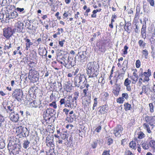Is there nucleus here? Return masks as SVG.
Here are the masks:
<instances>
[{
  "instance_id": "nucleus-1",
  "label": "nucleus",
  "mask_w": 155,
  "mask_h": 155,
  "mask_svg": "<svg viewBox=\"0 0 155 155\" xmlns=\"http://www.w3.org/2000/svg\"><path fill=\"white\" fill-rule=\"evenodd\" d=\"M87 73L89 78L96 77L98 74L97 66L94 64V62L88 63L87 67Z\"/></svg>"
},
{
  "instance_id": "nucleus-2",
  "label": "nucleus",
  "mask_w": 155,
  "mask_h": 155,
  "mask_svg": "<svg viewBox=\"0 0 155 155\" xmlns=\"http://www.w3.org/2000/svg\"><path fill=\"white\" fill-rule=\"evenodd\" d=\"M16 142L15 141L11 140L9 141L8 146L10 153L15 155L19 153L21 147L20 145L17 144Z\"/></svg>"
},
{
  "instance_id": "nucleus-3",
  "label": "nucleus",
  "mask_w": 155,
  "mask_h": 155,
  "mask_svg": "<svg viewBox=\"0 0 155 155\" xmlns=\"http://www.w3.org/2000/svg\"><path fill=\"white\" fill-rule=\"evenodd\" d=\"M77 97H76L72 98L71 96H69L67 97V104L65 107L71 108H75L77 105Z\"/></svg>"
},
{
  "instance_id": "nucleus-4",
  "label": "nucleus",
  "mask_w": 155,
  "mask_h": 155,
  "mask_svg": "<svg viewBox=\"0 0 155 155\" xmlns=\"http://www.w3.org/2000/svg\"><path fill=\"white\" fill-rule=\"evenodd\" d=\"M23 95V92L21 89H16L13 91L12 94L13 97L16 99L18 101L21 100Z\"/></svg>"
},
{
  "instance_id": "nucleus-5",
  "label": "nucleus",
  "mask_w": 155,
  "mask_h": 155,
  "mask_svg": "<svg viewBox=\"0 0 155 155\" xmlns=\"http://www.w3.org/2000/svg\"><path fill=\"white\" fill-rule=\"evenodd\" d=\"M87 81L85 77L83 75H80L78 80H75L74 84L76 86L79 87L82 84L84 85L86 84Z\"/></svg>"
},
{
  "instance_id": "nucleus-6",
  "label": "nucleus",
  "mask_w": 155,
  "mask_h": 155,
  "mask_svg": "<svg viewBox=\"0 0 155 155\" xmlns=\"http://www.w3.org/2000/svg\"><path fill=\"white\" fill-rule=\"evenodd\" d=\"M13 35L12 30L9 28H5L3 29V36L7 39H9Z\"/></svg>"
},
{
  "instance_id": "nucleus-7",
  "label": "nucleus",
  "mask_w": 155,
  "mask_h": 155,
  "mask_svg": "<svg viewBox=\"0 0 155 155\" xmlns=\"http://www.w3.org/2000/svg\"><path fill=\"white\" fill-rule=\"evenodd\" d=\"M145 120L146 121V124L150 125L151 126H153L152 129L153 128V125L154 123V122L155 121V116H146L145 118Z\"/></svg>"
},
{
  "instance_id": "nucleus-8",
  "label": "nucleus",
  "mask_w": 155,
  "mask_h": 155,
  "mask_svg": "<svg viewBox=\"0 0 155 155\" xmlns=\"http://www.w3.org/2000/svg\"><path fill=\"white\" fill-rule=\"evenodd\" d=\"M123 130V128L121 126L118 125L114 128V134L116 137H120Z\"/></svg>"
},
{
  "instance_id": "nucleus-9",
  "label": "nucleus",
  "mask_w": 155,
  "mask_h": 155,
  "mask_svg": "<svg viewBox=\"0 0 155 155\" xmlns=\"http://www.w3.org/2000/svg\"><path fill=\"white\" fill-rule=\"evenodd\" d=\"M9 117L11 120L15 122H17L19 119L18 114L14 111L12 112L10 114Z\"/></svg>"
},
{
  "instance_id": "nucleus-10",
  "label": "nucleus",
  "mask_w": 155,
  "mask_h": 155,
  "mask_svg": "<svg viewBox=\"0 0 155 155\" xmlns=\"http://www.w3.org/2000/svg\"><path fill=\"white\" fill-rule=\"evenodd\" d=\"M6 13V18H8L9 19H13L16 18L18 15V14L16 11H13L12 12H11L9 13H7V14Z\"/></svg>"
},
{
  "instance_id": "nucleus-11",
  "label": "nucleus",
  "mask_w": 155,
  "mask_h": 155,
  "mask_svg": "<svg viewBox=\"0 0 155 155\" xmlns=\"http://www.w3.org/2000/svg\"><path fill=\"white\" fill-rule=\"evenodd\" d=\"M53 138L51 137H47L46 140V143L48 146H50L53 147H54L53 143Z\"/></svg>"
},
{
  "instance_id": "nucleus-12",
  "label": "nucleus",
  "mask_w": 155,
  "mask_h": 155,
  "mask_svg": "<svg viewBox=\"0 0 155 155\" xmlns=\"http://www.w3.org/2000/svg\"><path fill=\"white\" fill-rule=\"evenodd\" d=\"M151 75V70L150 69H148L147 72H145L143 73V76L145 77L144 78L143 82L148 81L150 79L149 77Z\"/></svg>"
},
{
  "instance_id": "nucleus-13",
  "label": "nucleus",
  "mask_w": 155,
  "mask_h": 155,
  "mask_svg": "<svg viewBox=\"0 0 155 155\" xmlns=\"http://www.w3.org/2000/svg\"><path fill=\"white\" fill-rule=\"evenodd\" d=\"M100 109L99 111L101 114L107 113L108 109V106L107 104H105L100 107Z\"/></svg>"
},
{
  "instance_id": "nucleus-14",
  "label": "nucleus",
  "mask_w": 155,
  "mask_h": 155,
  "mask_svg": "<svg viewBox=\"0 0 155 155\" xmlns=\"http://www.w3.org/2000/svg\"><path fill=\"white\" fill-rule=\"evenodd\" d=\"M91 96H88V100H86L83 102L84 108H88L90 106Z\"/></svg>"
},
{
  "instance_id": "nucleus-15",
  "label": "nucleus",
  "mask_w": 155,
  "mask_h": 155,
  "mask_svg": "<svg viewBox=\"0 0 155 155\" xmlns=\"http://www.w3.org/2000/svg\"><path fill=\"white\" fill-rule=\"evenodd\" d=\"M56 114L55 111L51 108H48L46 111V116H52Z\"/></svg>"
},
{
  "instance_id": "nucleus-16",
  "label": "nucleus",
  "mask_w": 155,
  "mask_h": 155,
  "mask_svg": "<svg viewBox=\"0 0 155 155\" xmlns=\"http://www.w3.org/2000/svg\"><path fill=\"white\" fill-rule=\"evenodd\" d=\"M24 40L25 41V49L28 50L30 47V46L33 45V43L31 41L30 39L27 38H25Z\"/></svg>"
},
{
  "instance_id": "nucleus-17",
  "label": "nucleus",
  "mask_w": 155,
  "mask_h": 155,
  "mask_svg": "<svg viewBox=\"0 0 155 155\" xmlns=\"http://www.w3.org/2000/svg\"><path fill=\"white\" fill-rule=\"evenodd\" d=\"M17 28L16 29L17 31L20 32L22 31L24 28V24L23 23L21 22L20 21H18L16 24Z\"/></svg>"
},
{
  "instance_id": "nucleus-18",
  "label": "nucleus",
  "mask_w": 155,
  "mask_h": 155,
  "mask_svg": "<svg viewBox=\"0 0 155 155\" xmlns=\"http://www.w3.org/2000/svg\"><path fill=\"white\" fill-rule=\"evenodd\" d=\"M86 54V51H82L81 54L78 57L79 61L82 62L83 60L85 58Z\"/></svg>"
},
{
  "instance_id": "nucleus-19",
  "label": "nucleus",
  "mask_w": 155,
  "mask_h": 155,
  "mask_svg": "<svg viewBox=\"0 0 155 155\" xmlns=\"http://www.w3.org/2000/svg\"><path fill=\"white\" fill-rule=\"evenodd\" d=\"M31 104L32 107L36 108L38 107L39 104H41V102L40 101L34 100L31 102Z\"/></svg>"
},
{
  "instance_id": "nucleus-20",
  "label": "nucleus",
  "mask_w": 155,
  "mask_h": 155,
  "mask_svg": "<svg viewBox=\"0 0 155 155\" xmlns=\"http://www.w3.org/2000/svg\"><path fill=\"white\" fill-rule=\"evenodd\" d=\"M38 74V72L35 70L31 69L29 71V75L28 78L29 79H31V77Z\"/></svg>"
},
{
  "instance_id": "nucleus-21",
  "label": "nucleus",
  "mask_w": 155,
  "mask_h": 155,
  "mask_svg": "<svg viewBox=\"0 0 155 155\" xmlns=\"http://www.w3.org/2000/svg\"><path fill=\"white\" fill-rule=\"evenodd\" d=\"M75 119V115L73 114L72 115H69V116L67 117L66 120L69 122H72L74 119Z\"/></svg>"
},
{
  "instance_id": "nucleus-22",
  "label": "nucleus",
  "mask_w": 155,
  "mask_h": 155,
  "mask_svg": "<svg viewBox=\"0 0 155 155\" xmlns=\"http://www.w3.org/2000/svg\"><path fill=\"white\" fill-rule=\"evenodd\" d=\"M53 84L54 85V89L56 90H58L59 91H61L62 88V84L61 82H58V87H57L56 86H55V84L56 85V82H54L53 83Z\"/></svg>"
},
{
  "instance_id": "nucleus-23",
  "label": "nucleus",
  "mask_w": 155,
  "mask_h": 155,
  "mask_svg": "<svg viewBox=\"0 0 155 155\" xmlns=\"http://www.w3.org/2000/svg\"><path fill=\"white\" fill-rule=\"evenodd\" d=\"M137 70H135L134 72L133 75L132 76L131 79L134 81L136 82L138 80V76L136 73Z\"/></svg>"
},
{
  "instance_id": "nucleus-24",
  "label": "nucleus",
  "mask_w": 155,
  "mask_h": 155,
  "mask_svg": "<svg viewBox=\"0 0 155 155\" xmlns=\"http://www.w3.org/2000/svg\"><path fill=\"white\" fill-rule=\"evenodd\" d=\"M127 61H124L123 63L122 64L123 68H122L123 73H122V74H124L127 68Z\"/></svg>"
},
{
  "instance_id": "nucleus-25",
  "label": "nucleus",
  "mask_w": 155,
  "mask_h": 155,
  "mask_svg": "<svg viewBox=\"0 0 155 155\" xmlns=\"http://www.w3.org/2000/svg\"><path fill=\"white\" fill-rule=\"evenodd\" d=\"M124 109L126 111L130 110L132 109V107L131 104H129L128 103H125L124 104Z\"/></svg>"
},
{
  "instance_id": "nucleus-26",
  "label": "nucleus",
  "mask_w": 155,
  "mask_h": 155,
  "mask_svg": "<svg viewBox=\"0 0 155 155\" xmlns=\"http://www.w3.org/2000/svg\"><path fill=\"white\" fill-rule=\"evenodd\" d=\"M143 126L144 129H145L147 131V132L149 134L152 133L150 130L149 125L146 123H144L143 124Z\"/></svg>"
},
{
  "instance_id": "nucleus-27",
  "label": "nucleus",
  "mask_w": 155,
  "mask_h": 155,
  "mask_svg": "<svg viewBox=\"0 0 155 155\" xmlns=\"http://www.w3.org/2000/svg\"><path fill=\"white\" fill-rule=\"evenodd\" d=\"M31 79H32L34 82H36L39 79V74H38L37 75L36 74L35 75H33V76H31Z\"/></svg>"
},
{
  "instance_id": "nucleus-28",
  "label": "nucleus",
  "mask_w": 155,
  "mask_h": 155,
  "mask_svg": "<svg viewBox=\"0 0 155 155\" xmlns=\"http://www.w3.org/2000/svg\"><path fill=\"white\" fill-rule=\"evenodd\" d=\"M138 44L140 47L141 48H143L146 46V43L142 40H140L138 41Z\"/></svg>"
},
{
  "instance_id": "nucleus-29",
  "label": "nucleus",
  "mask_w": 155,
  "mask_h": 155,
  "mask_svg": "<svg viewBox=\"0 0 155 155\" xmlns=\"http://www.w3.org/2000/svg\"><path fill=\"white\" fill-rule=\"evenodd\" d=\"M149 144L147 142L143 143H142L141 146L143 148L144 150H147L149 148Z\"/></svg>"
},
{
  "instance_id": "nucleus-30",
  "label": "nucleus",
  "mask_w": 155,
  "mask_h": 155,
  "mask_svg": "<svg viewBox=\"0 0 155 155\" xmlns=\"http://www.w3.org/2000/svg\"><path fill=\"white\" fill-rule=\"evenodd\" d=\"M30 143V142L28 140H25L24 143L23 144V147L25 149L29 147Z\"/></svg>"
},
{
  "instance_id": "nucleus-31",
  "label": "nucleus",
  "mask_w": 155,
  "mask_h": 155,
  "mask_svg": "<svg viewBox=\"0 0 155 155\" xmlns=\"http://www.w3.org/2000/svg\"><path fill=\"white\" fill-rule=\"evenodd\" d=\"M149 88L148 86L147 85H144L142 87V91H143L144 93L146 94L148 91Z\"/></svg>"
},
{
  "instance_id": "nucleus-32",
  "label": "nucleus",
  "mask_w": 155,
  "mask_h": 155,
  "mask_svg": "<svg viewBox=\"0 0 155 155\" xmlns=\"http://www.w3.org/2000/svg\"><path fill=\"white\" fill-rule=\"evenodd\" d=\"M61 30V33H62L63 32V29L62 28H61L60 29L58 28L57 29V30L58 31V32L57 33L54 34L53 35V37L54 38H55L57 37V35H60L61 34V33L59 32V31Z\"/></svg>"
},
{
  "instance_id": "nucleus-33",
  "label": "nucleus",
  "mask_w": 155,
  "mask_h": 155,
  "mask_svg": "<svg viewBox=\"0 0 155 155\" xmlns=\"http://www.w3.org/2000/svg\"><path fill=\"white\" fill-rule=\"evenodd\" d=\"M136 145V142L134 141H132L130 142L129 144V146L130 147L132 148L133 149H135V147Z\"/></svg>"
},
{
  "instance_id": "nucleus-34",
  "label": "nucleus",
  "mask_w": 155,
  "mask_h": 155,
  "mask_svg": "<svg viewBox=\"0 0 155 155\" xmlns=\"http://www.w3.org/2000/svg\"><path fill=\"white\" fill-rule=\"evenodd\" d=\"M143 55L144 56L145 59L148 58V51L146 49L143 50L142 52Z\"/></svg>"
},
{
  "instance_id": "nucleus-35",
  "label": "nucleus",
  "mask_w": 155,
  "mask_h": 155,
  "mask_svg": "<svg viewBox=\"0 0 155 155\" xmlns=\"http://www.w3.org/2000/svg\"><path fill=\"white\" fill-rule=\"evenodd\" d=\"M149 147L155 148V141L151 140L148 143Z\"/></svg>"
},
{
  "instance_id": "nucleus-36",
  "label": "nucleus",
  "mask_w": 155,
  "mask_h": 155,
  "mask_svg": "<svg viewBox=\"0 0 155 155\" xmlns=\"http://www.w3.org/2000/svg\"><path fill=\"white\" fill-rule=\"evenodd\" d=\"M131 25V24L127 23V24H126L124 27V29L127 31L128 33H129L130 32V30L128 28L129 26Z\"/></svg>"
},
{
  "instance_id": "nucleus-37",
  "label": "nucleus",
  "mask_w": 155,
  "mask_h": 155,
  "mask_svg": "<svg viewBox=\"0 0 155 155\" xmlns=\"http://www.w3.org/2000/svg\"><path fill=\"white\" fill-rule=\"evenodd\" d=\"M67 97H65L64 98L61 99L60 101V103L61 105L64 104L65 106L67 104Z\"/></svg>"
},
{
  "instance_id": "nucleus-38",
  "label": "nucleus",
  "mask_w": 155,
  "mask_h": 155,
  "mask_svg": "<svg viewBox=\"0 0 155 155\" xmlns=\"http://www.w3.org/2000/svg\"><path fill=\"white\" fill-rule=\"evenodd\" d=\"M131 81L128 78H127L124 81V84L125 86L129 85L131 83Z\"/></svg>"
},
{
  "instance_id": "nucleus-39",
  "label": "nucleus",
  "mask_w": 155,
  "mask_h": 155,
  "mask_svg": "<svg viewBox=\"0 0 155 155\" xmlns=\"http://www.w3.org/2000/svg\"><path fill=\"white\" fill-rule=\"evenodd\" d=\"M138 137L139 139H142L145 137V134L142 131H140L138 133Z\"/></svg>"
},
{
  "instance_id": "nucleus-40",
  "label": "nucleus",
  "mask_w": 155,
  "mask_h": 155,
  "mask_svg": "<svg viewBox=\"0 0 155 155\" xmlns=\"http://www.w3.org/2000/svg\"><path fill=\"white\" fill-rule=\"evenodd\" d=\"M5 146V143L2 139L0 140V149H3Z\"/></svg>"
},
{
  "instance_id": "nucleus-41",
  "label": "nucleus",
  "mask_w": 155,
  "mask_h": 155,
  "mask_svg": "<svg viewBox=\"0 0 155 155\" xmlns=\"http://www.w3.org/2000/svg\"><path fill=\"white\" fill-rule=\"evenodd\" d=\"M107 143L108 145H110L113 143V141L112 138L108 137L107 138Z\"/></svg>"
},
{
  "instance_id": "nucleus-42",
  "label": "nucleus",
  "mask_w": 155,
  "mask_h": 155,
  "mask_svg": "<svg viewBox=\"0 0 155 155\" xmlns=\"http://www.w3.org/2000/svg\"><path fill=\"white\" fill-rule=\"evenodd\" d=\"M63 64L65 67L68 68H70L72 67V65H71V64L68 65V63L67 62V61H66L64 62Z\"/></svg>"
},
{
  "instance_id": "nucleus-43",
  "label": "nucleus",
  "mask_w": 155,
  "mask_h": 155,
  "mask_svg": "<svg viewBox=\"0 0 155 155\" xmlns=\"http://www.w3.org/2000/svg\"><path fill=\"white\" fill-rule=\"evenodd\" d=\"M128 95L127 93H124L122 94V97H121L123 99H124V98L127 99L128 98Z\"/></svg>"
},
{
  "instance_id": "nucleus-44",
  "label": "nucleus",
  "mask_w": 155,
  "mask_h": 155,
  "mask_svg": "<svg viewBox=\"0 0 155 155\" xmlns=\"http://www.w3.org/2000/svg\"><path fill=\"white\" fill-rule=\"evenodd\" d=\"M98 83H101L102 85L104 83L105 81L103 77H101L99 78L98 80Z\"/></svg>"
},
{
  "instance_id": "nucleus-45",
  "label": "nucleus",
  "mask_w": 155,
  "mask_h": 155,
  "mask_svg": "<svg viewBox=\"0 0 155 155\" xmlns=\"http://www.w3.org/2000/svg\"><path fill=\"white\" fill-rule=\"evenodd\" d=\"M149 105L150 111L151 113L153 112L154 111V110H153V104L150 103L149 104Z\"/></svg>"
},
{
  "instance_id": "nucleus-46",
  "label": "nucleus",
  "mask_w": 155,
  "mask_h": 155,
  "mask_svg": "<svg viewBox=\"0 0 155 155\" xmlns=\"http://www.w3.org/2000/svg\"><path fill=\"white\" fill-rule=\"evenodd\" d=\"M119 91L120 89H117L115 90H114L113 91V92L114 94L115 95L117 96L119 93Z\"/></svg>"
},
{
  "instance_id": "nucleus-47",
  "label": "nucleus",
  "mask_w": 155,
  "mask_h": 155,
  "mask_svg": "<svg viewBox=\"0 0 155 155\" xmlns=\"http://www.w3.org/2000/svg\"><path fill=\"white\" fill-rule=\"evenodd\" d=\"M128 48V47L126 45L124 46V50H122V51H123L124 54H126L127 53V50Z\"/></svg>"
},
{
  "instance_id": "nucleus-48",
  "label": "nucleus",
  "mask_w": 155,
  "mask_h": 155,
  "mask_svg": "<svg viewBox=\"0 0 155 155\" xmlns=\"http://www.w3.org/2000/svg\"><path fill=\"white\" fill-rule=\"evenodd\" d=\"M147 2H148L150 4L151 6L154 7V6L155 4L154 0H147Z\"/></svg>"
},
{
  "instance_id": "nucleus-49",
  "label": "nucleus",
  "mask_w": 155,
  "mask_h": 155,
  "mask_svg": "<svg viewBox=\"0 0 155 155\" xmlns=\"http://www.w3.org/2000/svg\"><path fill=\"white\" fill-rule=\"evenodd\" d=\"M14 107L12 104L7 106V110L10 111H12L13 110Z\"/></svg>"
},
{
  "instance_id": "nucleus-50",
  "label": "nucleus",
  "mask_w": 155,
  "mask_h": 155,
  "mask_svg": "<svg viewBox=\"0 0 155 155\" xmlns=\"http://www.w3.org/2000/svg\"><path fill=\"white\" fill-rule=\"evenodd\" d=\"M49 106L50 107H53L55 109L57 107V106L55 101H53L52 103L50 104Z\"/></svg>"
},
{
  "instance_id": "nucleus-51",
  "label": "nucleus",
  "mask_w": 155,
  "mask_h": 155,
  "mask_svg": "<svg viewBox=\"0 0 155 155\" xmlns=\"http://www.w3.org/2000/svg\"><path fill=\"white\" fill-rule=\"evenodd\" d=\"M124 99H123L122 97H119L117 99V103H119L121 104L124 101Z\"/></svg>"
},
{
  "instance_id": "nucleus-52",
  "label": "nucleus",
  "mask_w": 155,
  "mask_h": 155,
  "mask_svg": "<svg viewBox=\"0 0 155 155\" xmlns=\"http://www.w3.org/2000/svg\"><path fill=\"white\" fill-rule=\"evenodd\" d=\"M67 135L65 134L62 133H61L60 136L61 137V138L63 139H65L67 136Z\"/></svg>"
},
{
  "instance_id": "nucleus-53",
  "label": "nucleus",
  "mask_w": 155,
  "mask_h": 155,
  "mask_svg": "<svg viewBox=\"0 0 155 155\" xmlns=\"http://www.w3.org/2000/svg\"><path fill=\"white\" fill-rule=\"evenodd\" d=\"M136 65L137 68H139L140 65V62L139 60H137L136 62Z\"/></svg>"
},
{
  "instance_id": "nucleus-54",
  "label": "nucleus",
  "mask_w": 155,
  "mask_h": 155,
  "mask_svg": "<svg viewBox=\"0 0 155 155\" xmlns=\"http://www.w3.org/2000/svg\"><path fill=\"white\" fill-rule=\"evenodd\" d=\"M50 99L51 101L53 100L54 99H55V98L56 97H55V94H54L52 93L50 97Z\"/></svg>"
},
{
  "instance_id": "nucleus-55",
  "label": "nucleus",
  "mask_w": 155,
  "mask_h": 155,
  "mask_svg": "<svg viewBox=\"0 0 155 155\" xmlns=\"http://www.w3.org/2000/svg\"><path fill=\"white\" fill-rule=\"evenodd\" d=\"M9 45H5L4 46V49L5 50L8 49L12 47V45L11 43H8Z\"/></svg>"
},
{
  "instance_id": "nucleus-56",
  "label": "nucleus",
  "mask_w": 155,
  "mask_h": 155,
  "mask_svg": "<svg viewBox=\"0 0 155 155\" xmlns=\"http://www.w3.org/2000/svg\"><path fill=\"white\" fill-rule=\"evenodd\" d=\"M97 141H94L93 143L91 144V146L93 148H95L97 147Z\"/></svg>"
},
{
  "instance_id": "nucleus-57",
  "label": "nucleus",
  "mask_w": 155,
  "mask_h": 155,
  "mask_svg": "<svg viewBox=\"0 0 155 155\" xmlns=\"http://www.w3.org/2000/svg\"><path fill=\"white\" fill-rule=\"evenodd\" d=\"M88 90H87V89H84L83 90V93L84 94V96H85V97L87 96V98H88V96H91L90 94L87 95V91Z\"/></svg>"
},
{
  "instance_id": "nucleus-58",
  "label": "nucleus",
  "mask_w": 155,
  "mask_h": 155,
  "mask_svg": "<svg viewBox=\"0 0 155 155\" xmlns=\"http://www.w3.org/2000/svg\"><path fill=\"white\" fill-rule=\"evenodd\" d=\"M126 155H134L132 152L129 150H127L125 151Z\"/></svg>"
},
{
  "instance_id": "nucleus-59",
  "label": "nucleus",
  "mask_w": 155,
  "mask_h": 155,
  "mask_svg": "<svg viewBox=\"0 0 155 155\" xmlns=\"http://www.w3.org/2000/svg\"><path fill=\"white\" fill-rule=\"evenodd\" d=\"M150 91L151 92L155 93V84H153V86L151 87V89L149 88Z\"/></svg>"
},
{
  "instance_id": "nucleus-60",
  "label": "nucleus",
  "mask_w": 155,
  "mask_h": 155,
  "mask_svg": "<svg viewBox=\"0 0 155 155\" xmlns=\"http://www.w3.org/2000/svg\"><path fill=\"white\" fill-rule=\"evenodd\" d=\"M139 72V76L142 77H143V69H140Z\"/></svg>"
},
{
  "instance_id": "nucleus-61",
  "label": "nucleus",
  "mask_w": 155,
  "mask_h": 155,
  "mask_svg": "<svg viewBox=\"0 0 155 155\" xmlns=\"http://www.w3.org/2000/svg\"><path fill=\"white\" fill-rule=\"evenodd\" d=\"M65 40H63L61 41H59V44L61 47H63V46L64 43L65 42Z\"/></svg>"
},
{
  "instance_id": "nucleus-62",
  "label": "nucleus",
  "mask_w": 155,
  "mask_h": 155,
  "mask_svg": "<svg viewBox=\"0 0 155 155\" xmlns=\"http://www.w3.org/2000/svg\"><path fill=\"white\" fill-rule=\"evenodd\" d=\"M101 129V126H99L95 130V131L97 132H99Z\"/></svg>"
},
{
  "instance_id": "nucleus-63",
  "label": "nucleus",
  "mask_w": 155,
  "mask_h": 155,
  "mask_svg": "<svg viewBox=\"0 0 155 155\" xmlns=\"http://www.w3.org/2000/svg\"><path fill=\"white\" fill-rule=\"evenodd\" d=\"M109 151H104L102 153V155H110L109 153Z\"/></svg>"
},
{
  "instance_id": "nucleus-64",
  "label": "nucleus",
  "mask_w": 155,
  "mask_h": 155,
  "mask_svg": "<svg viewBox=\"0 0 155 155\" xmlns=\"http://www.w3.org/2000/svg\"><path fill=\"white\" fill-rule=\"evenodd\" d=\"M69 111V110L66 108H64L63 110V111L65 112V114L66 115H67L68 114Z\"/></svg>"
}]
</instances>
